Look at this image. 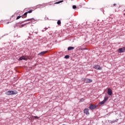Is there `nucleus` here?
I'll return each mask as SVG.
<instances>
[{"label":"nucleus","instance_id":"7","mask_svg":"<svg viewBox=\"0 0 125 125\" xmlns=\"http://www.w3.org/2000/svg\"><path fill=\"white\" fill-rule=\"evenodd\" d=\"M94 69H96V70H101L102 68L98 65H96L94 66Z\"/></svg>","mask_w":125,"mask_h":125},{"label":"nucleus","instance_id":"2","mask_svg":"<svg viewBox=\"0 0 125 125\" xmlns=\"http://www.w3.org/2000/svg\"><path fill=\"white\" fill-rule=\"evenodd\" d=\"M83 82H84L86 83H92V80L90 79L82 78Z\"/></svg>","mask_w":125,"mask_h":125},{"label":"nucleus","instance_id":"18","mask_svg":"<svg viewBox=\"0 0 125 125\" xmlns=\"http://www.w3.org/2000/svg\"><path fill=\"white\" fill-rule=\"evenodd\" d=\"M72 8H73V9H76V8H77V6L73 5Z\"/></svg>","mask_w":125,"mask_h":125},{"label":"nucleus","instance_id":"1","mask_svg":"<svg viewBox=\"0 0 125 125\" xmlns=\"http://www.w3.org/2000/svg\"><path fill=\"white\" fill-rule=\"evenodd\" d=\"M6 95H14V94H17V91H8L5 93Z\"/></svg>","mask_w":125,"mask_h":125},{"label":"nucleus","instance_id":"25","mask_svg":"<svg viewBox=\"0 0 125 125\" xmlns=\"http://www.w3.org/2000/svg\"><path fill=\"white\" fill-rule=\"evenodd\" d=\"M116 5H117L116 4H113V6H116Z\"/></svg>","mask_w":125,"mask_h":125},{"label":"nucleus","instance_id":"26","mask_svg":"<svg viewBox=\"0 0 125 125\" xmlns=\"http://www.w3.org/2000/svg\"><path fill=\"white\" fill-rule=\"evenodd\" d=\"M124 51H125V47H124Z\"/></svg>","mask_w":125,"mask_h":125},{"label":"nucleus","instance_id":"19","mask_svg":"<svg viewBox=\"0 0 125 125\" xmlns=\"http://www.w3.org/2000/svg\"><path fill=\"white\" fill-rule=\"evenodd\" d=\"M32 12H33V10H31L30 11H28V12H27V14L28 13H32Z\"/></svg>","mask_w":125,"mask_h":125},{"label":"nucleus","instance_id":"4","mask_svg":"<svg viewBox=\"0 0 125 125\" xmlns=\"http://www.w3.org/2000/svg\"><path fill=\"white\" fill-rule=\"evenodd\" d=\"M28 58L25 56H22L19 58V60L21 61V60H27Z\"/></svg>","mask_w":125,"mask_h":125},{"label":"nucleus","instance_id":"16","mask_svg":"<svg viewBox=\"0 0 125 125\" xmlns=\"http://www.w3.org/2000/svg\"><path fill=\"white\" fill-rule=\"evenodd\" d=\"M86 50V48H79V50Z\"/></svg>","mask_w":125,"mask_h":125},{"label":"nucleus","instance_id":"15","mask_svg":"<svg viewBox=\"0 0 125 125\" xmlns=\"http://www.w3.org/2000/svg\"><path fill=\"white\" fill-rule=\"evenodd\" d=\"M64 58H65V59H68V58H70V56H69V55H66V56L64 57Z\"/></svg>","mask_w":125,"mask_h":125},{"label":"nucleus","instance_id":"27","mask_svg":"<svg viewBox=\"0 0 125 125\" xmlns=\"http://www.w3.org/2000/svg\"><path fill=\"white\" fill-rule=\"evenodd\" d=\"M7 24H9V22H7Z\"/></svg>","mask_w":125,"mask_h":125},{"label":"nucleus","instance_id":"14","mask_svg":"<svg viewBox=\"0 0 125 125\" xmlns=\"http://www.w3.org/2000/svg\"><path fill=\"white\" fill-rule=\"evenodd\" d=\"M57 24L58 25H61V21L60 20L58 21Z\"/></svg>","mask_w":125,"mask_h":125},{"label":"nucleus","instance_id":"24","mask_svg":"<svg viewBox=\"0 0 125 125\" xmlns=\"http://www.w3.org/2000/svg\"><path fill=\"white\" fill-rule=\"evenodd\" d=\"M34 118H35L36 119H39V117H38V116H34Z\"/></svg>","mask_w":125,"mask_h":125},{"label":"nucleus","instance_id":"10","mask_svg":"<svg viewBox=\"0 0 125 125\" xmlns=\"http://www.w3.org/2000/svg\"><path fill=\"white\" fill-rule=\"evenodd\" d=\"M47 52V51H43V52H41V53L38 54V55H44V54H45V53H46Z\"/></svg>","mask_w":125,"mask_h":125},{"label":"nucleus","instance_id":"5","mask_svg":"<svg viewBox=\"0 0 125 125\" xmlns=\"http://www.w3.org/2000/svg\"><path fill=\"white\" fill-rule=\"evenodd\" d=\"M107 94H108V95H112V94H113V92H112V89H111V88H109L107 89Z\"/></svg>","mask_w":125,"mask_h":125},{"label":"nucleus","instance_id":"11","mask_svg":"<svg viewBox=\"0 0 125 125\" xmlns=\"http://www.w3.org/2000/svg\"><path fill=\"white\" fill-rule=\"evenodd\" d=\"M28 14V13L27 12H25L23 15H22L21 16V18H26L27 17V15Z\"/></svg>","mask_w":125,"mask_h":125},{"label":"nucleus","instance_id":"13","mask_svg":"<svg viewBox=\"0 0 125 125\" xmlns=\"http://www.w3.org/2000/svg\"><path fill=\"white\" fill-rule=\"evenodd\" d=\"M61 2H63V0H61L60 1L58 2H56L55 3V4H58V3H61Z\"/></svg>","mask_w":125,"mask_h":125},{"label":"nucleus","instance_id":"22","mask_svg":"<svg viewBox=\"0 0 125 125\" xmlns=\"http://www.w3.org/2000/svg\"><path fill=\"white\" fill-rule=\"evenodd\" d=\"M23 26H25V24H21V27H23Z\"/></svg>","mask_w":125,"mask_h":125},{"label":"nucleus","instance_id":"3","mask_svg":"<svg viewBox=\"0 0 125 125\" xmlns=\"http://www.w3.org/2000/svg\"><path fill=\"white\" fill-rule=\"evenodd\" d=\"M106 100H108V97H105L104 99V100L100 102L99 105L101 106V105H103V104H105V102H106Z\"/></svg>","mask_w":125,"mask_h":125},{"label":"nucleus","instance_id":"8","mask_svg":"<svg viewBox=\"0 0 125 125\" xmlns=\"http://www.w3.org/2000/svg\"><path fill=\"white\" fill-rule=\"evenodd\" d=\"M118 51L119 53H122L123 52H125V50H124V48H119L118 50Z\"/></svg>","mask_w":125,"mask_h":125},{"label":"nucleus","instance_id":"12","mask_svg":"<svg viewBox=\"0 0 125 125\" xmlns=\"http://www.w3.org/2000/svg\"><path fill=\"white\" fill-rule=\"evenodd\" d=\"M68 50H73V49H75V47L73 46H69L67 48Z\"/></svg>","mask_w":125,"mask_h":125},{"label":"nucleus","instance_id":"23","mask_svg":"<svg viewBox=\"0 0 125 125\" xmlns=\"http://www.w3.org/2000/svg\"><path fill=\"white\" fill-rule=\"evenodd\" d=\"M84 101V100L83 99H81V101L82 102H83Z\"/></svg>","mask_w":125,"mask_h":125},{"label":"nucleus","instance_id":"6","mask_svg":"<svg viewBox=\"0 0 125 125\" xmlns=\"http://www.w3.org/2000/svg\"><path fill=\"white\" fill-rule=\"evenodd\" d=\"M96 108V105L91 104L89 106V108L90 110H93V109H95Z\"/></svg>","mask_w":125,"mask_h":125},{"label":"nucleus","instance_id":"17","mask_svg":"<svg viewBox=\"0 0 125 125\" xmlns=\"http://www.w3.org/2000/svg\"><path fill=\"white\" fill-rule=\"evenodd\" d=\"M21 17H22V16H18L16 18V20H18V19H20V18H21Z\"/></svg>","mask_w":125,"mask_h":125},{"label":"nucleus","instance_id":"20","mask_svg":"<svg viewBox=\"0 0 125 125\" xmlns=\"http://www.w3.org/2000/svg\"><path fill=\"white\" fill-rule=\"evenodd\" d=\"M117 122H118V121H117V120H114L113 121H112V122H111V123H117Z\"/></svg>","mask_w":125,"mask_h":125},{"label":"nucleus","instance_id":"21","mask_svg":"<svg viewBox=\"0 0 125 125\" xmlns=\"http://www.w3.org/2000/svg\"><path fill=\"white\" fill-rule=\"evenodd\" d=\"M32 21V19H30L25 20V21Z\"/></svg>","mask_w":125,"mask_h":125},{"label":"nucleus","instance_id":"9","mask_svg":"<svg viewBox=\"0 0 125 125\" xmlns=\"http://www.w3.org/2000/svg\"><path fill=\"white\" fill-rule=\"evenodd\" d=\"M84 114H86V115H89V110L87 108H85L83 111Z\"/></svg>","mask_w":125,"mask_h":125}]
</instances>
